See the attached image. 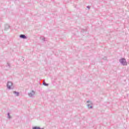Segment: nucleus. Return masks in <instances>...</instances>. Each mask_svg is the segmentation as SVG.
<instances>
[{"mask_svg": "<svg viewBox=\"0 0 129 129\" xmlns=\"http://www.w3.org/2000/svg\"><path fill=\"white\" fill-rule=\"evenodd\" d=\"M119 61L120 63L124 66H125L127 65V63L126 62V60H125V59H124V58H122L119 59Z\"/></svg>", "mask_w": 129, "mask_h": 129, "instance_id": "nucleus-1", "label": "nucleus"}, {"mask_svg": "<svg viewBox=\"0 0 129 129\" xmlns=\"http://www.w3.org/2000/svg\"><path fill=\"white\" fill-rule=\"evenodd\" d=\"M7 88L9 90L13 89L12 87H13V82H8L7 84Z\"/></svg>", "mask_w": 129, "mask_h": 129, "instance_id": "nucleus-2", "label": "nucleus"}, {"mask_svg": "<svg viewBox=\"0 0 129 129\" xmlns=\"http://www.w3.org/2000/svg\"><path fill=\"white\" fill-rule=\"evenodd\" d=\"M35 91L32 90L31 92L28 93V96H29V97H33V96L35 95Z\"/></svg>", "mask_w": 129, "mask_h": 129, "instance_id": "nucleus-3", "label": "nucleus"}, {"mask_svg": "<svg viewBox=\"0 0 129 129\" xmlns=\"http://www.w3.org/2000/svg\"><path fill=\"white\" fill-rule=\"evenodd\" d=\"M20 38H21V39H27V37L24 34H21L20 35Z\"/></svg>", "mask_w": 129, "mask_h": 129, "instance_id": "nucleus-4", "label": "nucleus"}, {"mask_svg": "<svg viewBox=\"0 0 129 129\" xmlns=\"http://www.w3.org/2000/svg\"><path fill=\"white\" fill-rule=\"evenodd\" d=\"M14 94H15L16 96H20V93L17 91H13Z\"/></svg>", "mask_w": 129, "mask_h": 129, "instance_id": "nucleus-5", "label": "nucleus"}, {"mask_svg": "<svg viewBox=\"0 0 129 129\" xmlns=\"http://www.w3.org/2000/svg\"><path fill=\"white\" fill-rule=\"evenodd\" d=\"M32 129H44V128H41L39 126H34L33 127Z\"/></svg>", "mask_w": 129, "mask_h": 129, "instance_id": "nucleus-6", "label": "nucleus"}, {"mask_svg": "<svg viewBox=\"0 0 129 129\" xmlns=\"http://www.w3.org/2000/svg\"><path fill=\"white\" fill-rule=\"evenodd\" d=\"M6 67H8L9 68H11V64L10 63L7 62L6 64Z\"/></svg>", "mask_w": 129, "mask_h": 129, "instance_id": "nucleus-7", "label": "nucleus"}, {"mask_svg": "<svg viewBox=\"0 0 129 129\" xmlns=\"http://www.w3.org/2000/svg\"><path fill=\"white\" fill-rule=\"evenodd\" d=\"M43 84L44 85V86H49V84L46 83V82H45V81H44L43 82Z\"/></svg>", "mask_w": 129, "mask_h": 129, "instance_id": "nucleus-8", "label": "nucleus"}, {"mask_svg": "<svg viewBox=\"0 0 129 129\" xmlns=\"http://www.w3.org/2000/svg\"><path fill=\"white\" fill-rule=\"evenodd\" d=\"M87 102L89 103L88 104H90V105H92V102L91 101L88 100L87 101Z\"/></svg>", "mask_w": 129, "mask_h": 129, "instance_id": "nucleus-9", "label": "nucleus"}, {"mask_svg": "<svg viewBox=\"0 0 129 129\" xmlns=\"http://www.w3.org/2000/svg\"><path fill=\"white\" fill-rule=\"evenodd\" d=\"M10 28V25L7 24L5 25V29H7V30Z\"/></svg>", "mask_w": 129, "mask_h": 129, "instance_id": "nucleus-10", "label": "nucleus"}, {"mask_svg": "<svg viewBox=\"0 0 129 129\" xmlns=\"http://www.w3.org/2000/svg\"><path fill=\"white\" fill-rule=\"evenodd\" d=\"M8 117L9 119H11V118H12V116L10 115V112L8 113Z\"/></svg>", "mask_w": 129, "mask_h": 129, "instance_id": "nucleus-11", "label": "nucleus"}, {"mask_svg": "<svg viewBox=\"0 0 129 129\" xmlns=\"http://www.w3.org/2000/svg\"><path fill=\"white\" fill-rule=\"evenodd\" d=\"M87 106L88 107V108H92V106H91V105L90 104H87Z\"/></svg>", "mask_w": 129, "mask_h": 129, "instance_id": "nucleus-12", "label": "nucleus"}, {"mask_svg": "<svg viewBox=\"0 0 129 129\" xmlns=\"http://www.w3.org/2000/svg\"><path fill=\"white\" fill-rule=\"evenodd\" d=\"M41 39L42 41H43V42H45V41H46L45 37H41Z\"/></svg>", "mask_w": 129, "mask_h": 129, "instance_id": "nucleus-13", "label": "nucleus"}, {"mask_svg": "<svg viewBox=\"0 0 129 129\" xmlns=\"http://www.w3.org/2000/svg\"><path fill=\"white\" fill-rule=\"evenodd\" d=\"M87 9H89V10L90 9V6H87Z\"/></svg>", "mask_w": 129, "mask_h": 129, "instance_id": "nucleus-14", "label": "nucleus"}, {"mask_svg": "<svg viewBox=\"0 0 129 129\" xmlns=\"http://www.w3.org/2000/svg\"><path fill=\"white\" fill-rule=\"evenodd\" d=\"M103 60H106V57H105L104 58H103Z\"/></svg>", "mask_w": 129, "mask_h": 129, "instance_id": "nucleus-15", "label": "nucleus"}, {"mask_svg": "<svg viewBox=\"0 0 129 129\" xmlns=\"http://www.w3.org/2000/svg\"><path fill=\"white\" fill-rule=\"evenodd\" d=\"M85 30L84 29L82 30V32H85Z\"/></svg>", "mask_w": 129, "mask_h": 129, "instance_id": "nucleus-16", "label": "nucleus"}]
</instances>
